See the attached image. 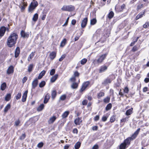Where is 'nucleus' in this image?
<instances>
[{
    "mask_svg": "<svg viewBox=\"0 0 149 149\" xmlns=\"http://www.w3.org/2000/svg\"><path fill=\"white\" fill-rule=\"evenodd\" d=\"M18 38V35L16 33H13L8 37L7 43L8 46L10 47L14 46Z\"/></svg>",
    "mask_w": 149,
    "mask_h": 149,
    "instance_id": "f257e3e1",
    "label": "nucleus"
},
{
    "mask_svg": "<svg viewBox=\"0 0 149 149\" xmlns=\"http://www.w3.org/2000/svg\"><path fill=\"white\" fill-rule=\"evenodd\" d=\"M140 128H138L137 130L134 133L131 137H129L125 139L123 143L126 145H129L130 144V142L131 141L133 140L136 138L137 135H138L140 131Z\"/></svg>",
    "mask_w": 149,
    "mask_h": 149,
    "instance_id": "f03ea898",
    "label": "nucleus"
},
{
    "mask_svg": "<svg viewBox=\"0 0 149 149\" xmlns=\"http://www.w3.org/2000/svg\"><path fill=\"white\" fill-rule=\"evenodd\" d=\"M38 5V2L35 1H33L30 5L28 8L29 12H32Z\"/></svg>",
    "mask_w": 149,
    "mask_h": 149,
    "instance_id": "7ed1b4c3",
    "label": "nucleus"
},
{
    "mask_svg": "<svg viewBox=\"0 0 149 149\" xmlns=\"http://www.w3.org/2000/svg\"><path fill=\"white\" fill-rule=\"evenodd\" d=\"M74 9V6L72 5H64L61 8V10H62L68 11H73Z\"/></svg>",
    "mask_w": 149,
    "mask_h": 149,
    "instance_id": "20e7f679",
    "label": "nucleus"
},
{
    "mask_svg": "<svg viewBox=\"0 0 149 149\" xmlns=\"http://www.w3.org/2000/svg\"><path fill=\"white\" fill-rule=\"evenodd\" d=\"M90 82L88 81H87L83 83L82 87L80 90V91L82 92L84 91L88 86Z\"/></svg>",
    "mask_w": 149,
    "mask_h": 149,
    "instance_id": "39448f33",
    "label": "nucleus"
},
{
    "mask_svg": "<svg viewBox=\"0 0 149 149\" xmlns=\"http://www.w3.org/2000/svg\"><path fill=\"white\" fill-rule=\"evenodd\" d=\"M107 54H102L97 60V62L98 63H101L106 57Z\"/></svg>",
    "mask_w": 149,
    "mask_h": 149,
    "instance_id": "423d86ee",
    "label": "nucleus"
},
{
    "mask_svg": "<svg viewBox=\"0 0 149 149\" xmlns=\"http://www.w3.org/2000/svg\"><path fill=\"white\" fill-rule=\"evenodd\" d=\"M88 21V18L87 17L84 18L82 21L81 23V27L82 28H84L85 27Z\"/></svg>",
    "mask_w": 149,
    "mask_h": 149,
    "instance_id": "0eeeda50",
    "label": "nucleus"
},
{
    "mask_svg": "<svg viewBox=\"0 0 149 149\" xmlns=\"http://www.w3.org/2000/svg\"><path fill=\"white\" fill-rule=\"evenodd\" d=\"M14 72V67L12 66H10L7 70V73L9 74H10L13 73Z\"/></svg>",
    "mask_w": 149,
    "mask_h": 149,
    "instance_id": "6e6552de",
    "label": "nucleus"
},
{
    "mask_svg": "<svg viewBox=\"0 0 149 149\" xmlns=\"http://www.w3.org/2000/svg\"><path fill=\"white\" fill-rule=\"evenodd\" d=\"M6 30V28L4 26H2L0 29V36H2L4 34Z\"/></svg>",
    "mask_w": 149,
    "mask_h": 149,
    "instance_id": "1a4fd4ad",
    "label": "nucleus"
},
{
    "mask_svg": "<svg viewBox=\"0 0 149 149\" xmlns=\"http://www.w3.org/2000/svg\"><path fill=\"white\" fill-rule=\"evenodd\" d=\"M38 84V80L37 79H35L32 83V88L34 89Z\"/></svg>",
    "mask_w": 149,
    "mask_h": 149,
    "instance_id": "9d476101",
    "label": "nucleus"
},
{
    "mask_svg": "<svg viewBox=\"0 0 149 149\" xmlns=\"http://www.w3.org/2000/svg\"><path fill=\"white\" fill-rule=\"evenodd\" d=\"M56 52H52L50 53L49 55V57L50 59L52 60L56 57Z\"/></svg>",
    "mask_w": 149,
    "mask_h": 149,
    "instance_id": "9b49d317",
    "label": "nucleus"
},
{
    "mask_svg": "<svg viewBox=\"0 0 149 149\" xmlns=\"http://www.w3.org/2000/svg\"><path fill=\"white\" fill-rule=\"evenodd\" d=\"M28 91L27 90L23 94L22 96V101L23 102H24L26 100V98L27 96V94Z\"/></svg>",
    "mask_w": 149,
    "mask_h": 149,
    "instance_id": "f8f14e48",
    "label": "nucleus"
},
{
    "mask_svg": "<svg viewBox=\"0 0 149 149\" xmlns=\"http://www.w3.org/2000/svg\"><path fill=\"white\" fill-rule=\"evenodd\" d=\"M82 121L81 118L78 117L74 120V123L76 125H79Z\"/></svg>",
    "mask_w": 149,
    "mask_h": 149,
    "instance_id": "ddd939ff",
    "label": "nucleus"
},
{
    "mask_svg": "<svg viewBox=\"0 0 149 149\" xmlns=\"http://www.w3.org/2000/svg\"><path fill=\"white\" fill-rule=\"evenodd\" d=\"M56 117L54 116L51 117L48 121V123L49 124H52L56 120Z\"/></svg>",
    "mask_w": 149,
    "mask_h": 149,
    "instance_id": "4468645a",
    "label": "nucleus"
},
{
    "mask_svg": "<svg viewBox=\"0 0 149 149\" xmlns=\"http://www.w3.org/2000/svg\"><path fill=\"white\" fill-rule=\"evenodd\" d=\"M50 97V96L48 94H47L45 97V99L44 100V103L45 104L47 103L48 102Z\"/></svg>",
    "mask_w": 149,
    "mask_h": 149,
    "instance_id": "2eb2a0df",
    "label": "nucleus"
},
{
    "mask_svg": "<svg viewBox=\"0 0 149 149\" xmlns=\"http://www.w3.org/2000/svg\"><path fill=\"white\" fill-rule=\"evenodd\" d=\"M20 52V48L19 47H17L15 49V57L17 58L19 56Z\"/></svg>",
    "mask_w": 149,
    "mask_h": 149,
    "instance_id": "dca6fc26",
    "label": "nucleus"
},
{
    "mask_svg": "<svg viewBox=\"0 0 149 149\" xmlns=\"http://www.w3.org/2000/svg\"><path fill=\"white\" fill-rule=\"evenodd\" d=\"M21 35L22 37L23 38H28L29 37V34L25 32L22 30L21 32Z\"/></svg>",
    "mask_w": 149,
    "mask_h": 149,
    "instance_id": "f3484780",
    "label": "nucleus"
},
{
    "mask_svg": "<svg viewBox=\"0 0 149 149\" xmlns=\"http://www.w3.org/2000/svg\"><path fill=\"white\" fill-rule=\"evenodd\" d=\"M58 76V75L57 74H56L54 76H52L51 78V82H54L57 78Z\"/></svg>",
    "mask_w": 149,
    "mask_h": 149,
    "instance_id": "a211bd4d",
    "label": "nucleus"
},
{
    "mask_svg": "<svg viewBox=\"0 0 149 149\" xmlns=\"http://www.w3.org/2000/svg\"><path fill=\"white\" fill-rule=\"evenodd\" d=\"M111 82V80L109 78H107L105 79L104 81L102 83V84L104 85H106L107 84L110 83Z\"/></svg>",
    "mask_w": 149,
    "mask_h": 149,
    "instance_id": "6ab92c4d",
    "label": "nucleus"
},
{
    "mask_svg": "<svg viewBox=\"0 0 149 149\" xmlns=\"http://www.w3.org/2000/svg\"><path fill=\"white\" fill-rule=\"evenodd\" d=\"M45 70H43L42 71L41 73L39 74L38 77V79H41L42 77L43 76H44L45 73Z\"/></svg>",
    "mask_w": 149,
    "mask_h": 149,
    "instance_id": "aec40b11",
    "label": "nucleus"
},
{
    "mask_svg": "<svg viewBox=\"0 0 149 149\" xmlns=\"http://www.w3.org/2000/svg\"><path fill=\"white\" fill-rule=\"evenodd\" d=\"M11 95L10 93L7 94L5 97V100L6 101H8L10 100V99Z\"/></svg>",
    "mask_w": 149,
    "mask_h": 149,
    "instance_id": "412c9836",
    "label": "nucleus"
},
{
    "mask_svg": "<svg viewBox=\"0 0 149 149\" xmlns=\"http://www.w3.org/2000/svg\"><path fill=\"white\" fill-rule=\"evenodd\" d=\"M33 64H30L28 67V71L29 72H31L33 70Z\"/></svg>",
    "mask_w": 149,
    "mask_h": 149,
    "instance_id": "4be33fe9",
    "label": "nucleus"
},
{
    "mask_svg": "<svg viewBox=\"0 0 149 149\" xmlns=\"http://www.w3.org/2000/svg\"><path fill=\"white\" fill-rule=\"evenodd\" d=\"M107 69V67L106 66H102L101 67L100 70V73L104 71L105 70Z\"/></svg>",
    "mask_w": 149,
    "mask_h": 149,
    "instance_id": "5701e85b",
    "label": "nucleus"
},
{
    "mask_svg": "<svg viewBox=\"0 0 149 149\" xmlns=\"http://www.w3.org/2000/svg\"><path fill=\"white\" fill-rule=\"evenodd\" d=\"M10 108V104H8L6 107L5 108L4 111L5 113L7 112L8 111Z\"/></svg>",
    "mask_w": 149,
    "mask_h": 149,
    "instance_id": "b1692460",
    "label": "nucleus"
},
{
    "mask_svg": "<svg viewBox=\"0 0 149 149\" xmlns=\"http://www.w3.org/2000/svg\"><path fill=\"white\" fill-rule=\"evenodd\" d=\"M78 86V84L77 83L74 82L72 84L71 86V88L73 89H76L77 88Z\"/></svg>",
    "mask_w": 149,
    "mask_h": 149,
    "instance_id": "393cba45",
    "label": "nucleus"
},
{
    "mask_svg": "<svg viewBox=\"0 0 149 149\" xmlns=\"http://www.w3.org/2000/svg\"><path fill=\"white\" fill-rule=\"evenodd\" d=\"M132 110L133 108H132L128 110L126 112V114L127 116L130 115L132 113Z\"/></svg>",
    "mask_w": 149,
    "mask_h": 149,
    "instance_id": "a878e982",
    "label": "nucleus"
},
{
    "mask_svg": "<svg viewBox=\"0 0 149 149\" xmlns=\"http://www.w3.org/2000/svg\"><path fill=\"white\" fill-rule=\"evenodd\" d=\"M38 15L37 13L35 14L33 16L32 20L33 21L36 22L38 19Z\"/></svg>",
    "mask_w": 149,
    "mask_h": 149,
    "instance_id": "bb28decb",
    "label": "nucleus"
},
{
    "mask_svg": "<svg viewBox=\"0 0 149 149\" xmlns=\"http://www.w3.org/2000/svg\"><path fill=\"white\" fill-rule=\"evenodd\" d=\"M6 85L5 83H3L1 85V89L2 91H4L6 88Z\"/></svg>",
    "mask_w": 149,
    "mask_h": 149,
    "instance_id": "cd10ccee",
    "label": "nucleus"
},
{
    "mask_svg": "<svg viewBox=\"0 0 149 149\" xmlns=\"http://www.w3.org/2000/svg\"><path fill=\"white\" fill-rule=\"evenodd\" d=\"M44 105L43 104H42L40 105L37 108V110L38 111H42L44 108Z\"/></svg>",
    "mask_w": 149,
    "mask_h": 149,
    "instance_id": "c85d7f7f",
    "label": "nucleus"
},
{
    "mask_svg": "<svg viewBox=\"0 0 149 149\" xmlns=\"http://www.w3.org/2000/svg\"><path fill=\"white\" fill-rule=\"evenodd\" d=\"M66 40L65 38L63 39V40L61 42L60 44V47H63L65 44L66 42Z\"/></svg>",
    "mask_w": 149,
    "mask_h": 149,
    "instance_id": "c756f323",
    "label": "nucleus"
},
{
    "mask_svg": "<svg viewBox=\"0 0 149 149\" xmlns=\"http://www.w3.org/2000/svg\"><path fill=\"white\" fill-rule=\"evenodd\" d=\"M81 145V143L80 142H77L74 146L75 149H78L80 147Z\"/></svg>",
    "mask_w": 149,
    "mask_h": 149,
    "instance_id": "7c9ffc66",
    "label": "nucleus"
},
{
    "mask_svg": "<svg viewBox=\"0 0 149 149\" xmlns=\"http://www.w3.org/2000/svg\"><path fill=\"white\" fill-rule=\"evenodd\" d=\"M69 112L68 111H65L62 115V117L63 118H66L69 114Z\"/></svg>",
    "mask_w": 149,
    "mask_h": 149,
    "instance_id": "2f4dec72",
    "label": "nucleus"
},
{
    "mask_svg": "<svg viewBox=\"0 0 149 149\" xmlns=\"http://www.w3.org/2000/svg\"><path fill=\"white\" fill-rule=\"evenodd\" d=\"M126 145L124 143H122L120 146V149H125Z\"/></svg>",
    "mask_w": 149,
    "mask_h": 149,
    "instance_id": "473e14b6",
    "label": "nucleus"
},
{
    "mask_svg": "<svg viewBox=\"0 0 149 149\" xmlns=\"http://www.w3.org/2000/svg\"><path fill=\"white\" fill-rule=\"evenodd\" d=\"M144 14V12L140 13L136 16V20H137L139 19V18H141L142 17V15H143Z\"/></svg>",
    "mask_w": 149,
    "mask_h": 149,
    "instance_id": "72a5a7b5",
    "label": "nucleus"
},
{
    "mask_svg": "<svg viewBox=\"0 0 149 149\" xmlns=\"http://www.w3.org/2000/svg\"><path fill=\"white\" fill-rule=\"evenodd\" d=\"M97 22L96 19L94 18L91 19L90 22V24L91 25H93L95 24Z\"/></svg>",
    "mask_w": 149,
    "mask_h": 149,
    "instance_id": "f704fd0d",
    "label": "nucleus"
},
{
    "mask_svg": "<svg viewBox=\"0 0 149 149\" xmlns=\"http://www.w3.org/2000/svg\"><path fill=\"white\" fill-rule=\"evenodd\" d=\"M56 91H53L52 93V97L53 99H54L56 96Z\"/></svg>",
    "mask_w": 149,
    "mask_h": 149,
    "instance_id": "c9c22d12",
    "label": "nucleus"
},
{
    "mask_svg": "<svg viewBox=\"0 0 149 149\" xmlns=\"http://www.w3.org/2000/svg\"><path fill=\"white\" fill-rule=\"evenodd\" d=\"M35 53V52H33L29 55L28 58V60L29 61L33 57Z\"/></svg>",
    "mask_w": 149,
    "mask_h": 149,
    "instance_id": "e433bc0d",
    "label": "nucleus"
},
{
    "mask_svg": "<svg viewBox=\"0 0 149 149\" xmlns=\"http://www.w3.org/2000/svg\"><path fill=\"white\" fill-rule=\"evenodd\" d=\"M45 82L44 81H42L39 84V86L40 87H43L45 85Z\"/></svg>",
    "mask_w": 149,
    "mask_h": 149,
    "instance_id": "4c0bfd02",
    "label": "nucleus"
},
{
    "mask_svg": "<svg viewBox=\"0 0 149 149\" xmlns=\"http://www.w3.org/2000/svg\"><path fill=\"white\" fill-rule=\"evenodd\" d=\"M114 15V13L112 11H111L109 13L108 15V18L110 19L112 18Z\"/></svg>",
    "mask_w": 149,
    "mask_h": 149,
    "instance_id": "58836bf2",
    "label": "nucleus"
},
{
    "mask_svg": "<svg viewBox=\"0 0 149 149\" xmlns=\"http://www.w3.org/2000/svg\"><path fill=\"white\" fill-rule=\"evenodd\" d=\"M112 107V105L111 104L109 103L108 104L107 106H106V110L107 111H108Z\"/></svg>",
    "mask_w": 149,
    "mask_h": 149,
    "instance_id": "ea45409f",
    "label": "nucleus"
},
{
    "mask_svg": "<svg viewBox=\"0 0 149 149\" xmlns=\"http://www.w3.org/2000/svg\"><path fill=\"white\" fill-rule=\"evenodd\" d=\"M110 98L108 97H107L105 98L104 99V102L106 103H108L110 101Z\"/></svg>",
    "mask_w": 149,
    "mask_h": 149,
    "instance_id": "a19ab883",
    "label": "nucleus"
},
{
    "mask_svg": "<svg viewBox=\"0 0 149 149\" xmlns=\"http://www.w3.org/2000/svg\"><path fill=\"white\" fill-rule=\"evenodd\" d=\"M87 61V60L86 59L83 58L81 61V63L82 65H84L86 62Z\"/></svg>",
    "mask_w": 149,
    "mask_h": 149,
    "instance_id": "79ce46f5",
    "label": "nucleus"
},
{
    "mask_svg": "<svg viewBox=\"0 0 149 149\" xmlns=\"http://www.w3.org/2000/svg\"><path fill=\"white\" fill-rule=\"evenodd\" d=\"M66 55L65 54H64L62 55L61 57L59 59V61H61L65 57Z\"/></svg>",
    "mask_w": 149,
    "mask_h": 149,
    "instance_id": "37998d69",
    "label": "nucleus"
},
{
    "mask_svg": "<svg viewBox=\"0 0 149 149\" xmlns=\"http://www.w3.org/2000/svg\"><path fill=\"white\" fill-rule=\"evenodd\" d=\"M66 98V96L65 95H63L61 96L60 98V99L62 100H64Z\"/></svg>",
    "mask_w": 149,
    "mask_h": 149,
    "instance_id": "c03bdc74",
    "label": "nucleus"
},
{
    "mask_svg": "<svg viewBox=\"0 0 149 149\" xmlns=\"http://www.w3.org/2000/svg\"><path fill=\"white\" fill-rule=\"evenodd\" d=\"M55 69H52L50 72V75H54L55 73Z\"/></svg>",
    "mask_w": 149,
    "mask_h": 149,
    "instance_id": "a18cd8bd",
    "label": "nucleus"
},
{
    "mask_svg": "<svg viewBox=\"0 0 149 149\" xmlns=\"http://www.w3.org/2000/svg\"><path fill=\"white\" fill-rule=\"evenodd\" d=\"M104 93L103 92H101L98 94V98H99L104 96Z\"/></svg>",
    "mask_w": 149,
    "mask_h": 149,
    "instance_id": "49530a36",
    "label": "nucleus"
},
{
    "mask_svg": "<svg viewBox=\"0 0 149 149\" xmlns=\"http://www.w3.org/2000/svg\"><path fill=\"white\" fill-rule=\"evenodd\" d=\"M43 143L42 142H41L38 143L37 146L39 148H41L43 146Z\"/></svg>",
    "mask_w": 149,
    "mask_h": 149,
    "instance_id": "de8ad7c7",
    "label": "nucleus"
},
{
    "mask_svg": "<svg viewBox=\"0 0 149 149\" xmlns=\"http://www.w3.org/2000/svg\"><path fill=\"white\" fill-rule=\"evenodd\" d=\"M21 93H18L16 97V99L17 100L19 99L21 97Z\"/></svg>",
    "mask_w": 149,
    "mask_h": 149,
    "instance_id": "09e8293b",
    "label": "nucleus"
},
{
    "mask_svg": "<svg viewBox=\"0 0 149 149\" xmlns=\"http://www.w3.org/2000/svg\"><path fill=\"white\" fill-rule=\"evenodd\" d=\"M27 79V78L26 77H24L22 79V82L23 84H24L25 82L26 81Z\"/></svg>",
    "mask_w": 149,
    "mask_h": 149,
    "instance_id": "8fccbe9b",
    "label": "nucleus"
},
{
    "mask_svg": "<svg viewBox=\"0 0 149 149\" xmlns=\"http://www.w3.org/2000/svg\"><path fill=\"white\" fill-rule=\"evenodd\" d=\"M115 120L114 116H112L110 119V121L111 123L113 122Z\"/></svg>",
    "mask_w": 149,
    "mask_h": 149,
    "instance_id": "3c124183",
    "label": "nucleus"
},
{
    "mask_svg": "<svg viewBox=\"0 0 149 149\" xmlns=\"http://www.w3.org/2000/svg\"><path fill=\"white\" fill-rule=\"evenodd\" d=\"M20 123V120H18L15 121V125L16 126H18Z\"/></svg>",
    "mask_w": 149,
    "mask_h": 149,
    "instance_id": "603ef678",
    "label": "nucleus"
},
{
    "mask_svg": "<svg viewBox=\"0 0 149 149\" xmlns=\"http://www.w3.org/2000/svg\"><path fill=\"white\" fill-rule=\"evenodd\" d=\"M88 101L87 100H84L82 102V104L84 105H86L87 104Z\"/></svg>",
    "mask_w": 149,
    "mask_h": 149,
    "instance_id": "864d4df0",
    "label": "nucleus"
},
{
    "mask_svg": "<svg viewBox=\"0 0 149 149\" xmlns=\"http://www.w3.org/2000/svg\"><path fill=\"white\" fill-rule=\"evenodd\" d=\"M79 74L77 71H75L74 73V75L75 77H78Z\"/></svg>",
    "mask_w": 149,
    "mask_h": 149,
    "instance_id": "5fc2aeb1",
    "label": "nucleus"
},
{
    "mask_svg": "<svg viewBox=\"0 0 149 149\" xmlns=\"http://www.w3.org/2000/svg\"><path fill=\"white\" fill-rule=\"evenodd\" d=\"M138 49L137 47L136 46H134L133 48L132 49V51L133 52H135V51H137L138 50Z\"/></svg>",
    "mask_w": 149,
    "mask_h": 149,
    "instance_id": "6e6d98bb",
    "label": "nucleus"
},
{
    "mask_svg": "<svg viewBox=\"0 0 149 149\" xmlns=\"http://www.w3.org/2000/svg\"><path fill=\"white\" fill-rule=\"evenodd\" d=\"M69 17H68L66 19V21H65V23L63 25V26H65L66 25H67L68 24V20H69Z\"/></svg>",
    "mask_w": 149,
    "mask_h": 149,
    "instance_id": "4d7b16f0",
    "label": "nucleus"
},
{
    "mask_svg": "<svg viewBox=\"0 0 149 149\" xmlns=\"http://www.w3.org/2000/svg\"><path fill=\"white\" fill-rule=\"evenodd\" d=\"M129 91V89L127 87H125L124 90V92L126 93H128Z\"/></svg>",
    "mask_w": 149,
    "mask_h": 149,
    "instance_id": "13d9d810",
    "label": "nucleus"
},
{
    "mask_svg": "<svg viewBox=\"0 0 149 149\" xmlns=\"http://www.w3.org/2000/svg\"><path fill=\"white\" fill-rule=\"evenodd\" d=\"M98 148H99L98 146L96 144V145H95L94 146H93V147L92 148V149H98Z\"/></svg>",
    "mask_w": 149,
    "mask_h": 149,
    "instance_id": "bf43d9fd",
    "label": "nucleus"
},
{
    "mask_svg": "<svg viewBox=\"0 0 149 149\" xmlns=\"http://www.w3.org/2000/svg\"><path fill=\"white\" fill-rule=\"evenodd\" d=\"M25 136L26 135L25 134H22V135L20 137V139L21 140H22L24 139L25 138Z\"/></svg>",
    "mask_w": 149,
    "mask_h": 149,
    "instance_id": "052dcab7",
    "label": "nucleus"
},
{
    "mask_svg": "<svg viewBox=\"0 0 149 149\" xmlns=\"http://www.w3.org/2000/svg\"><path fill=\"white\" fill-rule=\"evenodd\" d=\"M70 81L71 82H75V81H76V79H75V78L74 77H72V78H71L70 79Z\"/></svg>",
    "mask_w": 149,
    "mask_h": 149,
    "instance_id": "680f3d73",
    "label": "nucleus"
},
{
    "mask_svg": "<svg viewBox=\"0 0 149 149\" xmlns=\"http://www.w3.org/2000/svg\"><path fill=\"white\" fill-rule=\"evenodd\" d=\"M107 119V117L105 116H103L102 118V120L103 121H106Z\"/></svg>",
    "mask_w": 149,
    "mask_h": 149,
    "instance_id": "e2e57ef3",
    "label": "nucleus"
},
{
    "mask_svg": "<svg viewBox=\"0 0 149 149\" xmlns=\"http://www.w3.org/2000/svg\"><path fill=\"white\" fill-rule=\"evenodd\" d=\"M143 7V4H141L140 5H139L138 6L137 10H138L140 9L141 8H142Z\"/></svg>",
    "mask_w": 149,
    "mask_h": 149,
    "instance_id": "0e129e2a",
    "label": "nucleus"
},
{
    "mask_svg": "<svg viewBox=\"0 0 149 149\" xmlns=\"http://www.w3.org/2000/svg\"><path fill=\"white\" fill-rule=\"evenodd\" d=\"M99 119V116L98 115H97L95 117L94 120L96 121L98 120Z\"/></svg>",
    "mask_w": 149,
    "mask_h": 149,
    "instance_id": "69168bd1",
    "label": "nucleus"
},
{
    "mask_svg": "<svg viewBox=\"0 0 149 149\" xmlns=\"http://www.w3.org/2000/svg\"><path fill=\"white\" fill-rule=\"evenodd\" d=\"M148 26H149L148 23H146L143 25V27L146 28L148 27Z\"/></svg>",
    "mask_w": 149,
    "mask_h": 149,
    "instance_id": "338daca9",
    "label": "nucleus"
},
{
    "mask_svg": "<svg viewBox=\"0 0 149 149\" xmlns=\"http://www.w3.org/2000/svg\"><path fill=\"white\" fill-rule=\"evenodd\" d=\"M76 22V21L75 19H73L72 20L71 22V24L73 25H74L75 24Z\"/></svg>",
    "mask_w": 149,
    "mask_h": 149,
    "instance_id": "774afa93",
    "label": "nucleus"
}]
</instances>
